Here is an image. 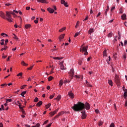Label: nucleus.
Instances as JSON below:
<instances>
[{
	"label": "nucleus",
	"mask_w": 127,
	"mask_h": 127,
	"mask_svg": "<svg viewBox=\"0 0 127 127\" xmlns=\"http://www.w3.org/2000/svg\"><path fill=\"white\" fill-rule=\"evenodd\" d=\"M72 109L75 112H81L85 109V104L81 102H78L77 104H74Z\"/></svg>",
	"instance_id": "1"
},
{
	"label": "nucleus",
	"mask_w": 127,
	"mask_h": 127,
	"mask_svg": "<svg viewBox=\"0 0 127 127\" xmlns=\"http://www.w3.org/2000/svg\"><path fill=\"white\" fill-rule=\"evenodd\" d=\"M11 14H12L13 16H14V15H16L15 13L13 12H8L6 11V20L9 22H12V18H11Z\"/></svg>",
	"instance_id": "2"
},
{
	"label": "nucleus",
	"mask_w": 127,
	"mask_h": 127,
	"mask_svg": "<svg viewBox=\"0 0 127 127\" xmlns=\"http://www.w3.org/2000/svg\"><path fill=\"white\" fill-rule=\"evenodd\" d=\"M87 50H88V46H84V44L82 45L80 48V52H82V53L84 52V55H88V52H87Z\"/></svg>",
	"instance_id": "3"
},
{
	"label": "nucleus",
	"mask_w": 127,
	"mask_h": 127,
	"mask_svg": "<svg viewBox=\"0 0 127 127\" xmlns=\"http://www.w3.org/2000/svg\"><path fill=\"white\" fill-rule=\"evenodd\" d=\"M114 81L118 87L121 86V81L120 80V76L119 75L115 74Z\"/></svg>",
	"instance_id": "4"
},
{
	"label": "nucleus",
	"mask_w": 127,
	"mask_h": 127,
	"mask_svg": "<svg viewBox=\"0 0 127 127\" xmlns=\"http://www.w3.org/2000/svg\"><path fill=\"white\" fill-rule=\"evenodd\" d=\"M64 61H62L59 64V65H60V68L61 69V70H65V69H66L65 68V66H64Z\"/></svg>",
	"instance_id": "5"
},
{
	"label": "nucleus",
	"mask_w": 127,
	"mask_h": 127,
	"mask_svg": "<svg viewBox=\"0 0 127 127\" xmlns=\"http://www.w3.org/2000/svg\"><path fill=\"white\" fill-rule=\"evenodd\" d=\"M68 96L70 99H71V100H73V99H74V97H75V95H74V93H73V92H72V91L68 92Z\"/></svg>",
	"instance_id": "6"
},
{
	"label": "nucleus",
	"mask_w": 127,
	"mask_h": 127,
	"mask_svg": "<svg viewBox=\"0 0 127 127\" xmlns=\"http://www.w3.org/2000/svg\"><path fill=\"white\" fill-rule=\"evenodd\" d=\"M59 110V108H58V109H56L54 112H50L49 113L50 117L51 118V117H53V116H54V115H56V114H57V112H58Z\"/></svg>",
	"instance_id": "7"
},
{
	"label": "nucleus",
	"mask_w": 127,
	"mask_h": 127,
	"mask_svg": "<svg viewBox=\"0 0 127 127\" xmlns=\"http://www.w3.org/2000/svg\"><path fill=\"white\" fill-rule=\"evenodd\" d=\"M84 109H85L87 110H90L91 109V107L90 106V104L88 102H86L84 104Z\"/></svg>",
	"instance_id": "8"
},
{
	"label": "nucleus",
	"mask_w": 127,
	"mask_h": 127,
	"mask_svg": "<svg viewBox=\"0 0 127 127\" xmlns=\"http://www.w3.org/2000/svg\"><path fill=\"white\" fill-rule=\"evenodd\" d=\"M81 113H82L81 119H82V120L86 119V118H87V115H86V111H83Z\"/></svg>",
	"instance_id": "9"
},
{
	"label": "nucleus",
	"mask_w": 127,
	"mask_h": 127,
	"mask_svg": "<svg viewBox=\"0 0 127 127\" xmlns=\"http://www.w3.org/2000/svg\"><path fill=\"white\" fill-rule=\"evenodd\" d=\"M61 3L62 4H64V6H65V7H68V6H69L68 5V3H67V2H65L64 0H61Z\"/></svg>",
	"instance_id": "10"
},
{
	"label": "nucleus",
	"mask_w": 127,
	"mask_h": 127,
	"mask_svg": "<svg viewBox=\"0 0 127 127\" xmlns=\"http://www.w3.org/2000/svg\"><path fill=\"white\" fill-rule=\"evenodd\" d=\"M0 16L3 19H6V17H5V15L3 12L0 11Z\"/></svg>",
	"instance_id": "11"
},
{
	"label": "nucleus",
	"mask_w": 127,
	"mask_h": 127,
	"mask_svg": "<svg viewBox=\"0 0 127 127\" xmlns=\"http://www.w3.org/2000/svg\"><path fill=\"white\" fill-rule=\"evenodd\" d=\"M74 78L75 79H80V78L81 81H82L83 80V76L82 75H74Z\"/></svg>",
	"instance_id": "12"
},
{
	"label": "nucleus",
	"mask_w": 127,
	"mask_h": 127,
	"mask_svg": "<svg viewBox=\"0 0 127 127\" xmlns=\"http://www.w3.org/2000/svg\"><path fill=\"white\" fill-rule=\"evenodd\" d=\"M63 115H64V111H62L59 113H58V114L54 117V119H57L58 117H60L61 116H63Z\"/></svg>",
	"instance_id": "13"
},
{
	"label": "nucleus",
	"mask_w": 127,
	"mask_h": 127,
	"mask_svg": "<svg viewBox=\"0 0 127 127\" xmlns=\"http://www.w3.org/2000/svg\"><path fill=\"white\" fill-rule=\"evenodd\" d=\"M37 1L38 2H41V3H49L47 0H37Z\"/></svg>",
	"instance_id": "14"
},
{
	"label": "nucleus",
	"mask_w": 127,
	"mask_h": 127,
	"mask_svg": "<svg viewBox=\"0 0 127 127\" xmlns=\"http://www.w3.org/2000/svg\"><path fill=\"white\" fill-rule=\"evenodd\" d=\"M64 37H65V34H61L60 36L59 39L60 42H61L62 39H64Z\"/></svg>",
	"instance_id": "15"
},
{
	"label": "nucleus",
	"mask_w": 127,
	"mask_h": 127,
	"mask_svg": "<svg viewBox=\"0 0 127 127\" xmlns=\"http://www.w3.org/2000/svg\"><path fill=\"white\" fill-rule=\"evenodd\" d=\"M47 10L50 12V13H53L54 12L55 10L54 9H52V8L49 7L47 9Z\"/></svg>",
	"instance_id": "16"
},
{
	"label": "nucleus",
	"mask_w": 127,
	"mask_h": 127,
	"mask_svg": "<svg viewBox=\"0 0 127 127\" xmlns=\"http://www.w3.org/2000/svg\"><path fill=\"white\" fill-rule=\"evenodd\" d=\"M70 76L71 78H73L74 77V69H71L70 70Z\"/></svg>",
	"instance_id": "17"
},
{
	"label": "nucleus",
	"mask_w": 127,
	"mask_h": 127,
	"mask_svg": "<svg viewBox=\"0 0 127 127\" xmlns=\"http://www.w3.org/2000/svg\"><path fill=\"white\" fill-rule=\"evenodd\" d=\"M121 18L122 20H126L127 19V15L126 14H123L121 16Z\"/></svg>",
	"instance_id": "18"
},
{
	"label": "nucleus",
	"mask_w": 127,
	"mask_h": 127,
	"mask_svg": "<svg viewBox=\"0 0 127 127\" xmlns=\"http://www.w3.org/2000/svg\"><path fill=\"white\" fill-rule=\"evenodd\" d=\"M103 57H108V55L107 54V49H105L103 52Z\"/></svg>",
	"instance_id": "19"
},
{
	"label": "nucleus",
	"mask_w": 127,
	"mask_h": 127,
	"mask_svg": "<svg viewBox=\"0 0 127 127\" xmlns=\"http://www.w3.org/2000/svg\"><path fill=\"white\" fill-rule=\"evenodd\" d=\"M124 99H127V89H124Z\"/></svg>",
	"instance_id": "20"
},
{
	"label": "nucleus",
	"mask_w": 127,
	"mask_h": 127,
	"mask_svg": "<svg viewBox=\"0 0 127 127\" xmlns=\"http://www.w3.org/2000/svg\"><path fill=\"white\" fill-rule=\"evenodd\" d=\"M31 27V25L30 24H26L25 25V28L26 29H28V28H30Z\"/></svg>",
	"instance_id": "21"
},
{
	"label": "nucleus",
	"mask_w": 127,
	"mask_h": 127,
	"mask_svg": "<svg viewBox=\"0 0 127 127\" xmlns=\"http://www.w3.org/2000/svg\"><path fill=\"white\" fill-rule=\"evenodd\" d=\"M52 58H53L55 60H61L63 59V58H59V57H52Z\"/></svg>",
	"instance_id": "22"
},
{
	"label": "nucleus",
	"mask_w": 127,
	"mask_h": 127,
	"mask_svg": "<svg viewBox=\"0 0 127 127\" xmlns=\"http://www.w3.org/2000/svg\"><path fill=\"white\" fill-rule=\"evenodd\" d=\"M55 100H56L57 101L59 102V100H61V95H58L57 98H55Z\"/></svg>",
	"instance_id": "23"
},
{
	"label": "nucleus",
	"mask_w": 127,
	"mask_h": 127,
	"mask_svg": "<svg viewBox=\"0 0 127 127\" xmlns=\"http://www.w3.org/2000/svg\"><path fill=\"white\" fill-rule=\"evenodd\" d=\"M42 105V101H40L36 105V107H40Z\"/></svg>",
	"instance_id": "24"
},
{
	"label": "nucleus",
	"mask_w": 127,
	"mask_h": 127,
	"mask_svg": "<svg viewBox=\"0 0 127 127\" xmlns=\"http://www.w3.org/2000/svg\"><path fill=\"white\" fill-rule=\"evenodd\" d=\"M21 64L23 66H28V64H26L25 62H24V61H22Z\"/></svg>",
	"instance_id": "25"
},
{
	"label": "nucleus",
	"mask_w": 127,
	"mask_h": 127,
	"mask_svg": "<svg viewBox=\"0 0 127 127\" xmlns=\"http://www.w3.org/2000/svg\"><path fill=\"white\" fill-rule=\"evenodd\" d=\"M93 32H94V29L93 28L90 29L88 31V33L89 34H92V33H93Z\"/></svg>",
	"instance_id": "26"
},
{
	"label": "nucleus",
	"mask_w": 127,
	"mask_h": 127,
	"mask_svg": "<svg viewBox=\"0 0 127 127\" xmlns=\"http://www.w3.org/2000/svg\"><path fill=\"white\" fill-rule=\"evenodd\" d=\"M108 84L111 86V87H113V81L112 80H108Z\"/></svg>",
	"instance_id": "27"
},
{
	"label": "nucleus",
	"mask_w": 127,
	"mask_h": 127,
	"mask_svg": "<svg viewBox=\"0 0 127 127\" xmlns=\"http://www.w3.org/2000/svg\"><path fill=\"white\" fill-rule=\"evenodd\" d=\"M65 29H66V27H64L60 29L59 31L60 32H63V31H64V30H65Z\"/></svg>",
	"instance_id": "28"
},
{
	"label": "nucleus",
	"mask_w": 127,
	"mask_h": 127,
	"mask_svg": "<svg viewBox=\"0 0 127 127\" xmlns=\"http://www.w3.org/2000/svg\"><path fill=\"white\" fill-rule=\"evenodd\" d=\"M79 24H80V21H77L76 22V24L75 26V28H78V27H79Z\"/></svg>",
	"instance_id": "29"
},
{
	"label": "nucleus",
	"mask_w": 127,
	"mask_h": 127,
	"mask_svg": "<svg viewBox=\"0 0 127 127\" xmlns=\"http://www.w3.org/2000/svg\"><path fill=\"white\" fill-rule=\"evenodd\" d=\"M104 125V122L103 121H99L98 122V126L99 127H101V126H103Z\"/></svg>",
	"instance_id": "30"
},
{
	"label": "nucleus",
	"mask_w": 127,
	"mask_h": 127,
	"mask_svg": "<svg viewBox=\"0 0 127 127\" xmlns=\"http://www.w3.org/2000/svg\"><path fill=\"white\" fill-rule=\"evenodd\" d=\"M7 48H8L7 46L4 45V48H2L1 49V51H3V50H6Z\"/></svg>",
	"instance_id": "31"
},
{
	"label": "nucleus",
	"mask_w": 127,
	"mask_h": 127,
	"mask_svg": "<svg viewBox=\"0 0 127 127\" xmlns=\"http://www.w3.org/2000/svg\"><path fill=\"white\" fill-rule=\"evenodd\" d=\"M50 106H51V104L49 103L47 105H45V109H49Z\"/></svg>",
	"instance_id": "32"
},
{
	"label": "nucleus",
	"mask_w": 127,
	"mask_h": 127,
	"mask_svg": "<svg viewBox=\"0 0 127 127\" xmlns=\"http://www.w3.org/2000/svg\"><path fill=\"white\" fill-rule=\"evenodd\" d=\"M63 83H64V82L63 81V80H61L60 81L59 85L60 86V87H61L62 86V85H63Z\"/></svg>",
	"instance_id": "33"
},
{
	"label": "nucleus",
	"mask_w": 127,
	"mask_h": 127,
	"mask_svg": "<svg viewBox=\"0 0 127 127\" xmlns=\"http://www.w3.org/2000/svg\"><path fill=\"white\" fill-rule=\"evenodd\" d=\"M109 8H110V7H109V6H107V9H106V10H105V15H107V13H108V11Z\"/></svg>",
	"instance_id": "34"
},
{
	"label": "nucleus",
	"mask_w": 127,
	"mask_h": 127,
	"mask_svg": "<svg viewBox=\"0 0 127 127\" xmlns=\"http://www.w3.org/2000/svg\"><path fill=\"white\" fill-rule=\"evenodd\" d=\"M123 13V8L121 7L119 9V13H120L121 14H122Z\"/></svg>",
	"instance_id": "35"
},
{
	"label": "nucleus",
	"mask_w": 127,
	"mask_h": 127,
	"mask_svg": "<svg viewBox=\"0 0 127 127\" xmlns=\"http://www.w3.org/2000/svg\"><path fill=\"white\" fill-rule=\"evenodd\" d=\"M1 36H3V37H5V36H7V37L8 36V35L7 34H5L4 33H2L1 34Z\"/></svg>",
	"instance_id": "36"
},
{
	"label": "nucleus",
	"mask_w": 127,
	"mask_h": 127,
	"mask_svg": "<svg viewBox=\"0 0 127 127\" xmlns=\"http://www.w3.org/2000/svg\"><path fill=\"white\" fill-rule=\"evenodd\" d=\"M12 101V100L11 99H7L6 100V103H10Z\"/></svg>",
	"instance_id": "37"
},
{
	"label": "nucleus",
	"mask_w": 127,
	"mask_h": 127,
	"mask_svg": "<svg viewBox=\"0 0 127 127\" xmlns=\"http://www.w3.org/2000/svg\"><path fill=\"white\" fill-rule=\"evenodd\" d=\"M25 94H26V91H23L21 93V96H22V97H24Z\"/></svg>",
	"instance_id": "38"
},
{
	"label": "nucleus",
	"mask_w": 127,
	"mask_h": 127,
	"mask_svg": "<svg viewBox=\"0 0 127 127\" xmlns=\"http://www.w3.org/2000/svg\"><path fill=\"white\" fill-rule=\"evenodd\" d=\"M7 86V84L6 83L2 84L1 85V88H4V87H6Z\"/></svg>",
	"instance_id": "39"
},
{
	"label": "nucleus",
	"mask_w": 127,
	"mask_h": 127,
	"mask_svg": "<svg viewBox=\"0 0 127 127\" xmlns=\"http://www.w3.org/2000/svg\"><path fill=\"white\" fill-rule=\"evenodd\" d=\"M25 87H26V85L24 84L23 85L21 86L20 87L21 90H23V89H25Z\"/></svg>",
	"instance_id": "40"
},
{
	"label": "nucleus",
	"mask_w": 127,
	"mask_h": 127,
	"mask_svg": "<svg viewBox=\"0 0 127 127\" xmlns=\"http://www.w3.org/2000/svg\"><path fill=\"white\" fill-rule=\"evenodd\" d=\"M13 35H14V37H13L14 39H15V40H18V38H17V36H16V35L14 34Z\"/></svg>",
	"instance_id": "41"
},
{
	"label": "nucleus",
	"mask_w": 127,
	"mask_h": 127,
	"mask_svg": "<svg viewBox=\"0 0 127 127\" xmlns=\"http://www.w3.org/2000/svg\"><path fill=\"white\" fill-rule=\"evenodd\" d=\"M117 55L118 54H117L116 53L113 54V57L115 59H117Z\"/></svg>",
	"instance_id": "42"
},
{
	"label": "nucleus",
	"mask_w": 127,
	"mask_h": 127,
	"mask_svg": "<svg viewBox=\"0 0 127 127\" xmlns=\"http://www.w3.org/2000/svg\"><path fill=\"white\" fill-rule=\"evenodd\" d=\"M39 99L38 98L36 97L35 98L34 100V102H35V103H37V102H38Z\"/></svg>",
	"instance_id": "43"
},
{
	"label": "nucleus",
	"mask_w": 127,
	"mask_h": 127,
	"mask_svg": "<svg viewBox=\"0 0 127 127\" xmlns=\"http://www.w3.org/2000/svg\"><path fill=\"white\" fill-rule=\"evenodd\" d=\"M55 96V94H53V95H51L50 96V99H53V98H54Z\"/></svg>",
	"instance_id": "44"
},
{
	"label": "nucleus",
	"mask_w": 127,
	"mask_h": 127,
	"mask_svg": "<svg viewBox=\"0 0 127 127\" xmlns=\"http://www.w3.org/2000/svg\"><path fill=\"white\" fill-rule=\"evenodd\" d=\"M53 79V77L52 76H50L49 78H48V81L49 82H50V81H52V80Z\"/></svg>",
	"instance_id": "45"
},
{
	"label": "nucleus",
	"mask_w": 127,
	"mask_h": 127,
	"mask_svg": "<svg viewBox=\"0 0 127 127\" xmlns=\"http://www.w3.org/2000/svg\"><path fill=\"white\" fill-rule=\"evenodd\" d=\"M7 43H8V39H6V40H5L4 45H5V46L7 45Z\"/></svg>",
	"instance_id": "46"
},
{
	"label": "nucleus",
	"mask_w": 127,
	"mask_h": 127,
	"mask_svg": "<svg viewBox=\"0 0 127 127\" xmlns=\"http://www.w3.org/2000/svg\"><path fill=\"white\" fill-rule=\"evenodd\" d=\"M34 66V64H33L32 66H30V67H28L27 68V70H32V68H33Z\"/></svg>",
	"instance_id": "47"
},
{
	"label": "nucleus",
	"mask_w": 127,
	"mask_h": 127,
	"mask_svg": "<svg viewBox=\"0 0 127 127\" xmlns=\"http://www.w3.org/2000/svg\"><path fill=\"white\" fill-rule=\"evenodd\" d=\"M17 77H22V72H20L18 74H17Z\"/></svg>",
	"instance_id": "48"
},
{
	"label": "nucleus",
	"mask_w": 127,
	"mask_h": 127,
	"mask_svg": "<svg viewBox=\"0 0 127 127\" xmlns=\"http://www.w3.org/2000/svg\"><path fill=\"white\" fill-rule=\"evenodd\" d=\"M87 87H90V88H92L93 86L92 85H91V84H90V83H88L87 84Z\"/></svg>",
	"instance_id": "49"
},
{
	"label": "nucleus",
	"mask_w": 127,
	"mask_h": 127,
	"mask_svg": "<svg viewBox=\"0 0 127 127\" xmlns=\"http://www.w3.org/2000/svg\"><path fill=\"white\" fill-rule=\"evenodd\" d=\"M80 34V32H77L75 33V34L74 36V37H77V36H78V35H79Z\"/></svg>",
	"instance_id": "50"
},
{
	"label": "nucleus",
	"mask_w": 127,
	"mask_h": 127,
	"mask_svg": "<svg viewBox=\"0 0 127 127\" xmlns=\"http://www.w3.org/2000/svg\"><path fill=\"white\" fill-rule=\"evenodd\" d=\"M15 105L16 106H18L19 105H20V103L19 102V101H17L15 103Z\"/></svg>",
	"instance_id": "51"
},
{
	"label": "nucleus",
	"mask_w": 127,
	"mask_h": 127,
	"mask_svg": "<svg viewBox=\"0 0 127 127\" xmlns=\"http://www.w3.org/2000/svg\"><path fill=\"white\" fill-rule=\"evenodd\" d=\"M113 36V33H109L108 34V37H112Z\"/></svg>",
	"instance_id": "52"
},
{
	"label": "nucleus",
	"mask_w": 127,
	"mask_h": 127,
	"mask_svg": "<svg viewBox=\"0 0 127 127\" xmlns=\"http://www.w3.org/2000/svg\"><path fill=\"white\" fill-rule=\"evenodd\" d=\"M54 70V67H53L51 70L50 74H53V73H54V71H53Z\"/></svg>",
	"instance_id": "53"
},
{
	"label": "nucleus",
	"mask_w": 127,
	"mask_h": 127,
	"mask_svg": "<svg viewBox=\"0 0 127 127\" xmlns=\"http://www.w3.org/2000/svg\"><path fill=\"white\" fill-rule=\"evenodd\" d=\"M110 127H115V124L114 123H111Z\"/></svg>",
	"instance_id": "54"
},
{
	"label": "nucleus",
	"mask_w": 127,
	"mask_h": 127,
	"mask_svg": "<svg viewBox=\"0 0 127 127\" xmlns=\"http://www.w3.org/2000/svg\"><path fill=\"white\" fill-rule=\"evenodd\" d=\"M40 127V124H39V123H38L36 125V126H32V127Z\"/></svg>",
	"instance_id": "55"
},
{
	"label": "nucleus",
	"mask_w": 127,
	"mask_h": 127,
	"mask_svg": "<svg viewBox=\"0 0 127 127\" xmlns=\"http://www.w3.org/2000/svg\"><path fill=\"white\" fill-rule=\"evenodd\" d=\"M115 8H116L115 6H112L111 8V11H114V9H115Z\"/></svg>",
	"instance_id": "56"
},
{
	"label": "nucleus",
	"mask_w": 127,
	"mask_h": 127,
	"mask_svg": "<svg viewBox=\"0 0 127 127\" xmlns=\"http://www.w3.org/2000/svg\"><path fill=\"white\" fill-rule=\"evenodd\" d=\"M108 58H109V60H108V62L107 61V63L108 64H110V61H111V57L109 56Z\"/></svg>",
	"instance_id": "57"
},
{
	"label": "nucleus",
	"mask_w": 127,
	"mask_h": 127,
	"mask_svg": "<svg viewBox=\"0 0 127 127\" xmlns=\"http://www.w3.org/2000/svg\"><path fill=\"white\" fill-rule=\"evenodd\" d=\"M95 113L96 114H99L100 113V111H99V110H98V109H96V110H95Z\"/></svg>",
	"instance_id": "58"
},
{
	"label": "nucleus",
	"mask_w": 127,
	"mask_h": 127,
	"mask_svg": "<svg viewBox=\"0 0 127 127\" xmlns=\"http://www.w3.org/2000/svg\"><path fill=\"white\" fill-rule=\"evenodd\" d=\"M1 109L2 110V111H4V107H3V105H1Z\"/></svg>",
	"instance_id": "59"
},
{
	"label": "nucleus",
	"mask_w": 127,
	"mask_h": 127,
	"mask_svg": "<svg viewBox=\"0 0 127 127\" xmlns=\"http://www.w3.org/2000/svg\"><path fill=\"white\" fill-rule=\"evenodd\" d=\"M51 125H52V123H50V124H48V125L46 126V127H51Z\"/></svg>",
	"instance_id": "60"
},
{
	"label": "nucleus",
	"mask_w": 127,
	"mask_h": 127,
	"mask_svg": "<svg viewBox=\"0 0 127 127\" xmlns=\"http://www.w3.org/2000/svg\"><path fill=\"white\" fill-rule=\"evenodd\" d=\"M101 15V12H99L96 16V17H99Z\"/></svg>",
	"instance_id": "61"
},
{
	"label": "nucleus",
	"mask_w": 127,
	"mask_h": 127,
	"mask_svg": "<svg viewBox=\"0 0 127 127\" xmlns=\"http://www.w3.org/2000/svg\"><path fill=\"white\" fill-rule=\"evenodd\" d=\"M125 107H127V99L126 100Z\"/></svg>",
	"instance_id": "62"
},
{
	"label": "nucleus",
	"mask_w": 127,
	"mask_h": 127,
	"mask_svg": "<svg viewBox=\"0 0 127 127\" xmlns=\"http://www.w3.org/2000/svg\"><path fill=\"white\" fill-rule=\"evenodd\" d=\"M48 123V120H47V121H45L43 125H46Z\"/></svg>",
	"instance_id": "63"
},
{
	"label": "nucleus",
	"mask_w": 127,
	"mask_h": 127,
	"mask_svg": "<svg viewBox=\"0 0 127 127\" xmlns=\"http://www.w3.org/2000/svg\"><path fill=\"white\" fill-rule=\"evenodd\" d=\"M0 127H3V124H2V123H0Z\"/></svg>",
	"instance_id": "64"
}]
</instances>
